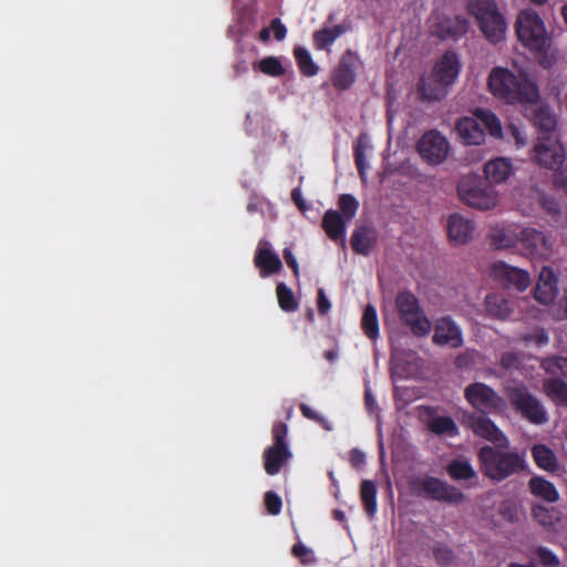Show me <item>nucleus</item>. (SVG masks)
<instances>
[{"label":"nucleus","instance_id":"nucleus-1","mask_svg":"<svg viewBox=\"0 0 567 567\" xmlns=\"http://www.w3.org/2000/svg\"><path fill=\"white\" fill-rule=\"evenodd\" d=\"M488 87L496 97L508 104L535 103L539 97L536 84L526 74L516 75L504 68L493 69Z\"/></svg>","mask_w":567,"mask_h":567},{"label":"nucleus","instance_id":"nucleus-2","mask_svg":"<svg viewBox=\"0 0 567 567\" xmlns=\"http://www.w3.org/2000/svg\"><path fill=\"white\" fill-rule=\"evenodd\" d=\"M461 72V62L454 51H446L434 64L430 75L420 80L419 91L423 100L441 101Z\"/></svg>","mask_w":567,"mask_h":567},{"label":"nucleus","instance_id":"nucleus-3","mask_svg":"<svg viewBox=\"0 0 567 567\" xmlns=\"http://www.w3.org/2000/svg\"><path fill=\"white\" fill-rule=\"evenodd\" d=\"M530 158L542 168L553 171L555 186L567 194L566 151L558 136H537Z\"/></svg>","mask_w":567,"mask_h":567},{"label":"nucleus","instance_id":"nucleus-4","mask_svg":"<svg viewBox=\"0 0 567 567\" xmlns=\"http://www.w3.org/2000/svg\"><path fill=\"white\" fill-rule=\"evenodd\" d=\"M501 449L485 445L477 454L482 473L495 482H502L525 468V460L522 455Z\"/></svg>","mask_w":567,"mask_h":567},{"label":"nucleus","instance_id":"nucleus-5","mask_svg":"<svg viewBox=\"0 0 567 567\" xmlns=\"http://www.w3.org/2000/svg\"><path fill=\"white\" fill-rule=\"evenodd\" d=\"M466 10L491 43L496 44L504 39L507 24L495 0H468Z\"/></svg>","mask_w":567,"mask_h":567},{"label":"nucleus","instance_id":"nucleus-6","mask_svg":"<svg viewBox=\"0 0 567 567\" xmlns=\"http://www.w3.org/2000/svg\"><path fill=\"white\" fill-rule=\"evenodd\" d=\"M516 34L520 43L536 53H546L549 37L544 21L533 10H523L516 21Z\"/></svg>","mask_w":567,"mask_h":567},{"label":"nucleus","instance_id":"nucleus-7","mask_svg":"<svg viewBox=\"0 0 567 567\" xmlns=\"http://www.w3.org/2000/svg\"><path fill=\"white\" fill-rule=\"evenodd\" d=\"M505 394L512 406L529 423L540 425L547 422L546 409L524 383L506 386Z\"/></svg>","mask_w":567,"mask_h":567},{"label":"nucleus","instance_id":"nucleus-8","mask_svg":"<svg viewBox=\"0 0 567 567\" xmlns=\"http://www.w3.org/2000/svg\"><path fill=\"white\" fill-rule=\"evenodd\" d=\"M274 443L267 446L262 453L264 470L275 476L292 457V452L287 443L288 426L282 422H276L271 430Z\"/></svg>","mask_w":567,"mask_h":567},{"label":"nucleus","instance_id":"nucleus-9","mask_svg":"<svg viewBox=\"0 0 567 567\" xmlns=\"http://www.w3.org/2000/svg\"><path fill=\"white\" fill-rule=\"evenodd\" d=\"M411 486L417 495L441 503L461 504L466 499L465 494L457 486L431 475L414 478Z\"/></svg>","mask_w":567,"mask_h":567},{"label":"nucleus","instance_id":"nucleus-10","mask_svg":"<svg viewBox=\"0 0 567 567\" xmlns=\"http://www.w3.org/2000/svg\"><path fill=\"white\" fill-rule=\"evenodd\" d=\"M395 307L400 319L410 327L414 336L425 337L430 333L432 323L412 292L400 291L395 297Z\"/></svg>","mask_w":567,"mask_h":567},{"label":"nucleus","instance_id":"nucleus-11","mask_svg":"<svg viewBox=\"0 0 567 567\" xmlns=\"http://www.w3.org/2000/svg\"><path fill=\"white\" fill-rule=\"evenodd\" d=\"M464 396L468 404L480 414H499L506 408V401L492 386L483 382L468 384L464 390Z\"/></svg>","mask_w":567,"mask_h":567},{"label":"nucleus","instance_id":"nucleus-12","mask_svg":"<svg viewBox=\"0 0 567 567\" xmlns=\"http://www.w3.org/2000/svg\"><path fill=\"white\" fill-rule=\"evenodd\" d=\"M457 193L467 206L481 210L491 209L497 204L494 190L474 178L462 181L457 186Z\"/></svg>","mask_w":567,"mask_h":567},{"label":"nucleus","instance_id":"nucleus-13","mask_svg":"<svg viewBox=\"0 0 567 567\" xmlns=\"http://www.w3.org/2000/svg\"><path fill=\"white\" fill-rule=\"evenodd\" d=\"M450 151V144L439 131L425 132L417 142V152L423 161L430 165L443 163Z\"/></svg>","mask_w":567,"mask_h":567},{"label":"nucleus","instance_id":"nucleus-14","mask_svg":"<svg viewBox=\"0 0 567 567\" xmlns=\"http://www.w3.org/2000/svg\"><path fill=\"white\" fill-rule=\"evenodd\" d=\"M360 64L358 54L347 50L340 58L331 74V83L337 91H347L355 82L357 69Z\"/></svg>","mask_w":567,"mask_h":567},{"label":"nucleus","instance_id":"nucleus-15","mask_svg":"<svg viewBox=\"0 0 567 567\" xmlns=\"http://www.w3.org/2000/svg\"><path fill=\"white\" fill-rule=\"evenodd\" d=\"M466 423L476 436L493 443L497 447L508 446V439L487 414L472 413L467 416Z\"/></svg>","mask_w":567,"mask_h":567},{"label":"nucleus","instance_id":"nucleus-16","mask_svg":"<svg viewBox=\"0 0 567 567\" xmlns=\"http://www.w3.org/2000/svg\"><path fill=\"white\" fill-rule=\"evenodd\" d=\"M493 278L506 288L525 291L530 285L528 271L511 266L505 261H496L491 267Z\"/></svg>","mask_w":567,"mask_h":567},{"label":"nucleus","instance_id":"nucleus-17","mask_svg":"<svg viewBox=\"0 0 567 567\" xmlns=\"http://www.w3.org/2000/svg\"><path fill=\"white\" fill-rule=\"evenodd\" d=\"M470 28V21L463 16H442L432 27V34L441 40H457L462 38Z\"/></svg>","mask_w":567,"mask_h":567},{"label":"nucleus","instance_id":"nucleus-18","mask_svg":"<svg viewBox=\"0 0 567 567\" xmlns=\"http://www.w3.org/2000/svg\"><path fill=\"white\" fill-rule=\"evenodd\" d=\"M519 243L525 254L535 258H546L551 252L547 236L535 228H524L519 233Z\"/></svg>","mask_w":567,"mask_h":567},{"label":"nucleus","instance_id":"nucleus-19","mask_svg":"<svg viewBox=\"0 0 567 567\" xmlns=\"http://www.w3.org/2000/svg\"><path fill=\"white\" fill-rule=\"evenodd\" d=\"M432 341L437 346L457 349L463 346L462 330L451 317L440 318L435 322Z\"/></svg>","mask_w":567,"mask_h":567},{"label":"nucleus","instance_id":"nucleus-20","mask_svg":"<svg viewBox=\"0 0 567 567\" xmlns=\"http://www.w3.org/2000/svg\"><path fill=\"white\" fill-rule=\"evenodd\" d=\"M254 264L259 269V275L262 278L278 274L282 269L279 256L271 250L270 244L265 239L258 243Z\"/></svg>","mask_w":567,"mask_h":567},{"label":"nucleus","instance_id":"nucleus-21","mask_svg":"<svg viewBox=\"0 0 567 567\" xmlns=\"http://www.w3.org/2000/svg\"><path fill=\"white\" fill-rule=\"evenodd\" d=\"M449 477L458 483H464L466 487L478 485V474L472 463L465 457H455L445 466Z\"/></svg>","mask_w":567,"mask_h":567},{"label":"nucleus","instance_id":"nucleus-22","mask_svg":"<svg viewBox=\"0 0 567 567\" xmlns=\"http://www.w3.org/2000/svg\"><path fill=\"white\" fill-rule=\"evenodd\" d=\"M557 284L558 278L554 270L548 266H544L539 272L535 287V299L543 305H549L553 302L558 293Z\"/></svg>","mask_w":567,"mask_h":567},{"label":"nucleus","instance_id":"nucleus-23","mask_svg":"<svg viewBox=\"0 0 567 567\" xmlns=\"http://www.w3.org/2000/svg\"><path fill=\"white\" fill-rule=\"evenodd\" d=\"M474 224L471 219L460 214H453L447 220V234L455 245L466 244L473 236Z\"/></svg>","mask_w":567,"mask_h":567},{"label":"nucleus","instance_id":"nucleus-24","mask_svg":"<svg viewBox=\"0 0 567 567\" xmlns=\"http://www.w3.org/2000/svg\"><path fill=\"white\" fill-rule=\"evenodd\" d=\"M348 220L341 216L340 212L329 209L322 217V229L327 236L334 243L346 245V230Z\"/></svg>","mask_w":567,"mask_h":567},{"label":"nucleus","instance_id":"nucleus-25","mask_svg":"<svg viewBox=\"0 0 567 567\" xmlns=\"http://www.w3.org/2000/svg\"><path fill=\"white\" fill-rule=\"evenodd\" d=\"M456 130L461 138L468 145H480L485 140L484 128L476 116L460 118Z\"/></svg>","mask_w":567,"mask_h":567},{"label":"nucleus","instance_id":"nucleus-26","mask_svg":"<svg viewBox=\"0 0 567 567\" xmlns=\"http://www.w3.org/2000/svg\"><path fill=\"white\" fill-rule=\"evenodd\" d=\"M533 124L538 130V136H557L558 120L549 106L540 105L534 110Z\"/></svg>","mask_w":567,"mask_h":567},{"label":"nucleus","instance_id":"nucleus-27","mask_svg":"<svg viewBox=\"0 0 567 567\" xmlns=\"http://www.w3.org/2000/svg\"><path fill=\"white\" fill-rule=\"evenodd\" d=\"M512 173V162L506 157H496L484 165L485 177L491 184L504 183Z\"/></svg>","mask_w":567,"mask_h":567},{"label":"nucleus","instance_id":"nucleus-28","mask_svg":"<svg viewBox=\"0 0 567 567\" xmlns=\"http://www.w3.org/2000/svg\"><path fill=\"white\" fill-rule=\"evenodd\" d=\"M375 243V231L372 227H358L351 236V247L359 255L368 256Z\"/></svg>","mask_w":567,"mask_h":567},{"label":"nucleus","instance_id":"nucleus-29","mask_svg":"<svg viewBox=\"0 0 567 567\" xmlns=\"http://www.w3.org/2000/svg\"><path fill=\"white\" fill-rule=\"evenodd\" d=\"M544 392L557 406L567 408V382L561 378L554 377L544 380Z\"/></svg>","mask_w":567,"mask_h":567},{"label":"nucleus","instance_id":"nucleus-30","mask_svg":"<svg viewBox=\"0 0 567 567\" xmlns=\"http://www.w3.org/2000/svg\"><path fill=\"white\" fill-rule=\"evenodd\" d=\"M347 31L343 24L322 28L313 32L312 40L317 50H329L333 42Z\"/></svg>","mask_w":567,"mask_h":567},{"label":"nucleus","instance_id":"nucleus-31","mask_svg":"<svg viewBox=\"0 0 567 567\" xmlns=\"http://www.w3.org/2000/svg\"><path fill=\"white\" fill-rule=\"evenodd\" d=\"M529 489L534 496L539 497L549 503H555L559 498V494L555 485L540 476H535L530 478Z\"/></svg>","mask_w":567,"mask_h":567},{"label":"nucleus","instance_id":"nucleus-32","mask_svg":"<svg viewBox=\"0 0 567 567\" xmlns=\"http://www.w3.org/2000/svg\"><path fill=\"white\" fill-rule=\"evenodd\" d=\"M532 456L536 465L547 472L558 470V462L555 453L545 444H536L532 449Z\"/></svg>","mask_w":567,"mask_h":567},{"label":"nucleus","instance_id":"nucleus-33","mask_svg":"<svg viewBox=\"0 0 567 567\" xmlns=\"http://www.w3.org/2000/svg\"><path fill=\"white\" fill-rule=\"evenodd\" d=\"M360 498L363 504L365 514L372 518L378 508L377 503V485L371 480H363L360 485Z\"/></svg>","mask_w":567,"mask_h":567},{"label":"nucleus","instance_id":"nucleus-34","mask_svg":"<svg viewBox=\"0 0 567 567\" xmlns=\"http://www.w3.org/2000/svg\"><path fill=\"white\" fill-rule=\"evenodd\" d=\"M485 306L492 316L499 319H506L513 312L511 303L504 297L496 293H489L486 296Z\"/></svg>","mask_w":567,"mask_h":567},{"label":"nucleus","instance_id":"nucleus-35","mask_svg":"<svg viewBox=\"0 0 567 567\" xmlns=\"http://www.w3.org/2000/svg\"><path fill=\"white\" fill-rule=\"evenodd\" d=\"M368 148L369 145L367 136L365 134H361L353 147V155L359 176L363 182L367 179V169L369 168V163L365 155Z\"/></svg>","mask_w":567,"mask_h":567},{"label":"nucleus","instance_id":"nucleus-36","mask_svg":"<svg viewBox=\"0 0 567 567\" xmlns=\"http://www.w3.org/2000/svg\"><path fill=\"white\" fill-rule=\"evenodd\" d=\"M361 328L363 333L370 340H377L379 338L380 329H379V320L377 309L372 305H368L364 308L362 319H361Z\"/></svg>","mask_w":567,"mask_h":567},{"label":"nucleus","instance_id":"nucleus-37","mask_svg":"<svg viewBox=\"0 0 567 567\" xmlns=\"http://www.w3.org/2000/svg\"><path fill=\"white\" fill-rule=\"evenodd\" d=\"M429 429L436 435L454 437L458 434V427L451 416H435L430 420Z\"/></svg>","mask_w":567,"mask_h":567},{"label":"nucleus","instance_id":"nucleus-38","mask_svg":"<svg viewBox=\"0 0 567 567\" xmlns=\"http://www.w3.org/2000/svg\"><path fill=\"white\" fill-rule=\"evenodd\" d=\"M293 56L302 75L313 76L319 72V66L313 62L310 53L306 48L296 47L293 49Z\"/></svg>","mask_w":567,"mask_h":567},{"label":"nucleus","instance_id":"nucleus-39","mask_svg":"<svg viewBox=\"0 0 567 567\" xmlns=\"http://www.w3.org/2000/svg\"><path fill=\"white\" fill-rule=\"evenodd\" d=\"M475 116L480 120L484 132L487 131L493 137H502V125L498 117L488 110L478 109L475 112Z\"/></svg>","mask_w":567,"mask_h":567},{"label":"nucleus","instance_id":"nucleus-40","mask_svg":"<svg viewBox=\"0 0 567 567\" xmlns=\"http://www.w3.org/2000/svg\"><path fill=\"white\" fill-rule=\"evenodd\" d=\"M277 300L280 309L286 312H293L298 309V301L292 290L285 284L279 282L276 287Z\"/></svg>","mask_w":567,"mask_h":567},{"label":"nucleus","instance_id":"nucleus-41","mask_svg":"<svg viewBox=\"0 0 567 567\" xmlns=\"http://www.w3.org/2000/svg\"><path fill=\"white\" fill-rule=\"evenodd\" d=\"M540 367L548 374L567 378V357L554 355L545 358L542 360Z\"/></svg>","mask_w":567,"mask_h":567},{"label":"nucleus","instance_id":"nucleus-42","mask_svg":"<svg viewBox=\"0 0 567 567\" xmlns=\"http://www.w3.org/2000/svg\"><path fill=\"white\" fill-rule=\"evenodd\" d=\"M532 515L535 520L545 527H551L555 522L558 520V513L555 509L547 508L543 505H534L532 508Z\"/></svg>","mask_w":567,"mask_h":567},{"label":"nucleus","instance_id":"nucleus-43","mask_svg":"<svg viewBox=\"0 0 567 567\" xmlns=\"http://www.w3.org/2000/svg\"><path fill=\"white\" fill-rule=\"evenodd\" d=\"M338 206L341 212V216L350 221L359 209V202L351 194H342L339 196Z\"/></svg>","mask_w":567,"mask_h":567},{"label":"nucleus","instance_id":"nucleus-44","mask_svg":"<svg viewBox=\"0 0 567 567\" xmlns=\"http://www.w3.org/2000/svg\"><path fill=\"white\" fill-rule=\"evenodd\" d=\"M259 70L267 75L280 76L285 73L281 62L275 56H267L260 60Z\"/></svg>","mask_w":567,"mask_h":567},{"label":"nucleus","instance_id":"nucleus-45","mask_svg":"<svg viewBox=\"0 0 567 567\" xmlns=\"http://www.w3.org/2000/svg\"><path fill=\"white\" fill-rule=\"evenodd\" d=\"M433 556L435 561L442 566L450 565L455 558L453 549L442 543H437L433 547Z\"/></svg>","mask_w":567,"mask_h":567},{"label":"nucleus","instance_id":"nucleus-46","mask_svg":"<svg viewBox=\"0 0 567 567\" xmlns=\"http://www.w3.org/2000/svg\"><path fill=\"white\" fill-rule=\"evenodd\" d=\"M534 554L544 567H558L560 564L559 558L547 547L538 546L535 548Z\"/></svg>","mask_w":567,"mask_h":567},{"label":"nucleus","instance_id":"nucleus-47","mask_svg":"<svg viewBox=\"0 0 567 567\" xmlns=\"http://www.w3.org/2000/svg\"><path fill=\"white\" fill-rule=\"evenodd\" d=\"M491 245L495 249L509 248L514 245V238L503 229L494 230L491 235Z\"/></svg>","mask_w":567,"mask_h":567},{"label":"nucleus","instance_id":"nucleus-48","mask_svg":"<svg viewBox=\"0 0 567 567\" xmlns=\"http://www.w3.org/2000/svg\"><path fill=\"white\" fill-rule=\"evenodd\" d=\"M264 502L266 509L270 515H278L281 512L282 501L277 493L272 491L266 492Z\"/></svg>","mask_w":567,"mask_h":567},{"label":"nucleus","instance_id":"nucleus-49","mask_svg":"<svg viewBox=\"0 0 567 567\" xmlns=\"http://www.w3.org/2000/svg\"><path fill=\"white\" fill-rule=\"evenodd\" d=\"M499 364L505 370H518L522 360L518 353L514 351H506L501 355Z\"/></svg>","mask_w":567,"mask_h":567},{"label":"nucleus","instance_id":"nucleus-50","mask_svg":"<svg viewBox=\"0 0 567 567\" xmlns=\"http://www.w3.org/2000/svg\"><path fill=\"white\" fill-rule=\"evenodd\" d=\"M542 208L550 216L555 217L560 214V205L557 199L550 195H540Z\"/></svg>","mask_w":567,"mask_h":567},{"label":"nucleus","instance_id":"nucleus-51","mask_svg":"<svg viewBox=\"0 0 567 567\" xmlns=\"http://www.w3.org/2000/svg\"><path fill=\"white\" fill-rule=\"evenodd\" d=\"M291 553L295 557L299 558L303 565L316 560L312 556V551L301 543L293 545Z\"/></svg>","mask_w":567,"mask_h":567},{"label":"nucleus","instance_id":"nucleus-52","mask_svg":"<svg viewBox=\"0 0 567 567\" xmlns=\"http://www.w3.org/2000/svg\"><path fill=\"white\" fill-rule=\"evenodd\" d=\"M299 409H300L301 414L306 419L311 420V421L317 422V423L322 424V425L327 423L326 419L321 414H319L318 412L313 411L306 403H301L299 405Z\"/></svg>","mask_w":567,"mask_h":567},{"label":"nucleus","instance_id":"nucleus-53","mask_svg":"<svg viewBox=\"0 0 567 567\" xmlns=\"http://www.w3.org/2000/svg\"><path fill=\"white\" fill-rule=\"evenodd\" d=\"M317 306L319 313L322 316L327 315L331 308V303L321 288L318 290Z\"/></svg>","mask_w":567,"mask_h":567},{"label":"nucleus","instance_id":"nucleus-54","mask_svg":"<svg viewBox=\"0 0 567 567\" xmlns=\"http://www.w3.org/2000/svg\"><path fill=\"white\" fill-rule=\"evenodd\" d=\"M349 461L355 468H360L365 463V455L359 449H352L349 453Z\"/></svg>","mask_w":567,"mask_h":567},{"label":"nucleus","instance_id":"nucleus-55","mask_svg":"<svg viewBox=\"0 0 567 567\" xmlns=\"http://www.w3.org/2000/svg\"><path fill=\"white\" fill-rule=\"evenodd\" d=\"M270 28L274 31V35H275L276 40L281 41L285 39V37L287 34V29L281 23L280 19H278V18L272 19V21L270 23Z\"/></svg>","mask_w":567,"mask_h":567},{"label":"nucleus","instance_id":"nucleus-56","mask_svg":"<svg viewBox=\"0 0 567 567\" xmlns=\"http://www.w3.org/2000/svg\"><path fill=\"white\" fill-rule=\"evenodd\" d=\"M284 259H285L287 266L292 269L293 275L296 277H298L299 276V265H298V261H297L295 255L292 254V251L289 248L284 249Z\"/></svg>","mask_w":567,"mask_h":567},{"label":"nucleus","instance_id":"nucleus-57","mask_svg":"<svg viewBox=\"0 0 567 567\" xmlns=\"http://www.w3.org/2000/svg\"><path fill=\"white\" fill-rule=\"evenodd\" d=\"M291 199L301 212H305L307 209L306 202L299 188L292 189Z\"/></svg>","mask_w":567,"mask_h":567},{"label":"nucleus","instance_id":"nucleus-58","mask_svg":"<svg viewBox=\"0 0 567 567\" xmlns=\"http://www.w3.org/2000/svg\"><path fill=\"white\" fill-rule=\"evenodd\" d=\"M364 402L369 410H372L375 404V401L369 391H365L364 393Z\"/></svg>","mask_w":567,"mask_h":567},{"label":"nucleus","instance_id":"nucleus-59","mask_svg":"<svg viewBox=\"0 0 567 567\" xmlns=\"http://www.w3.org/2000/svg\"><path fill=\"white\" fill-rule=\"evenodd\" d=\"M337 357H338V353L334 350H327L323 353V358L326 360H328L329 362H333L337 359Z\"/></svg>","mask_w":567,"mask_h":567},{"label":"nucleus","instance_id":"nucleus-60","mask_svg":"<svg viewBox=\"0 0 567 567\" xmlns=\"http://www.w3.org/2000/svg\"><path fill=\"white\" fill-rule=\"evenodd\" d=\"M270 37V31L268 28H264L259 32V39L264 42L268 41Z\"/></svg>","mask_w":567,"mask_h":567},{"label":"nucleus","instance_id":"nucleus-61","mask_svg":"<svg viewBox=\"0 0 567 567\" xmlns=\"http://www.w3.org/2000/svg\"><path fill=\"white\" fill-rule=\"evenodd\" d=\"M247 212L250 214L258 212V204L254 200H250L247 204Z\"/></svg>","mask_w":567,"mask_h":567},{"label":"nucleus","instance_id":"nucleus-62","mask_svg":"<svg viewBox=\"0 0 567 567\" xmlns=\"http://www.w3.org/2000/svg\"><path fill=\"white\" fill-rule=\"evenodd\" d=\"M513 134H514V137H515L517 144H522V145L525 144V138L520 135V133L518 132L517 128H514Z\"/></svg>","mask_w":567,"mask_h":567},{"label":"nucleus","instance_id":"nucleus-63","mask_svg":"<svg viewBox=\"0 0 567 567\" xmlns=\"http://www.w3.org/2000/svg\"><path fill=\"white\" fill-rule=\"evenodd\" d=\"M509 567H537L535 564H518V563H512Z\"/></svg>","mask_w":567,"mask_h":567},{"label":"nucleus","instance_id":"nucleus-64","mask_svg":"<svg viewBox=\"0 0 567 567\" xmlns=\"http://www.w3.org/2000/svg\"><path fill=\"white\" fill-rule=\"evenodd\" d=\"M563 301H564V316H565V318H567V290L565 291Z\"/></svg>","mask_w":567,"mask_h":567}]
</instances>
